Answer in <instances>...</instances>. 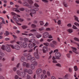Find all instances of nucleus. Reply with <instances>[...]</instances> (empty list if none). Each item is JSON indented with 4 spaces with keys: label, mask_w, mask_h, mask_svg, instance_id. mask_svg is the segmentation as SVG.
<instances>
[{
    "label": "nucleus",
    "mask_w": 79,
    "mask_h": 79,
    "mask_svg": "<svg viewBox=\"0 0 79 79\" xmlns=\"http://www.w3.org/2000/svg\"><path fill=\"white\" fill-rule=\"evenodd\" d=\"M14 10L16 12H18V13H19V12H20V11L18 9H15Z\"/></svg>",
    "instance_id": "052dcab7"
},
{
    "label": "nucleus",
    "mask_w": 79,
    "mask_h": 79,
    "mask_svg": "<svg viewBox=\"0 0 79 79\" xmlns=\"http://www.w3.org/2000/svg\"><path fill=\"white\" fill-rule=\"evenodd\" d=\"M22 64L23 66H26L27 68H29L30 67V64L28 63H27L26 62H25L23 63Z\"/></svg>",
    "instance_id": "ddd939ff"
},
{
    "label": "nucleus",
    "mask_w": 79,
    "mask_h": 79,
    "mask_svg": "<svg viewBox=\"0 0 79 79\" xmlns=\"http://www.w3.org/2000/svg\"><path fill=\"white\" fill-rule=\"evenodd\" d=\"M43 74L45 75L46 74V71L45 70H43Z\"/></svg>",
    "instance_id": "3c124183"
},
{
    "label": "nucleus",
    "mask_w": 79,
    "mask_h": 79,
    "mask_svg": "<svg viewBox=\"0 0 79 79\" xmlns=\"http://www.w3.org/2000/svg\"><path fill=\"white\" fill-rule=\"evenodd\" d=\"M35 44L34 43H32V44L30 43L28 44V47L29 48H32L33 47H34L35 45Z\"/></svg>",
    "instance_id": "4468645a"
},
{
    "label": "nucleus",
    "mask_w": 79,
    "mask_h": 79,
    "mask_svg": "<svg viewBox=\"0 0 79 79\" xmlns=\"http://www.w3.org/2000/svg\"><path fill=\"white\" fill-rule=\"evenodd\" d=\"M41 79H46V78H47V75H44L43 74H42L41 75Z\"/></svg>",
    "instance_id": "dca6fc26"
},
{
    "label": "nucleus",
    "mask_w": 79,
    "mask_h": 79,
    "mask_svg": "<svg viewBox=\"0 0 79 79\" xmlns=\"http://www.w3.org/2000/svg\"><path fill=\"white\" fill-rule=\"evenodd\" d=\"M46 31H51V29L49 28H47L46 29Z\"/></svg>",
    "instance_id": "09e8293b"
},
{
    "label": "nucleus",
    "mask_w": 79,
    "mask_h": 79,
    "mask_svg": "<svg viewBox=\"0 0 79 79\" xmlns=\"http://www.w3.org/2000/svg\"><path fill=\"white\" fill-rule=\"evenodd\" d=\"M23 0L24 1H25V2L23 3V6H27V7H28L29 8H32V6H29V5L31 6V5L33 4V1H32V0H27V1L28 4L26 2L27 0Z\"/></svg>",
    "instance_id": "f03ea898"
},
{
    "label": "nucleus",
    "mask_w": 79,
    "mask_h": 79,
    "mask_svg": "<svg viewBox=\"0 0 79 79\" xmlns=\"http://www.w3.org/2000/svg\"><path fill=\"white\" fill-rule=\"evenodd\" d=\"M74 40H76V41H77V42H79V40L77 37L74 38Z\"/></svg>",
    "instance_id": "c9c22d12"
},
{
    "label": "nucleus",
    "mask_w": 79,
    "mask_h": 79,
    "mask_svg": "<svg viewBox=\"0 0 79 79\" xmlns=\"http://www.w3.org/2000/svg\"><path fill=\"white\" fill-rule=\"evenodd\" d=\"M17 44L20 45L21 47H23V48H26L27 47V43L26 42L23 43L21 41H18L16 42Z\"/></svg>",
    "instance_id": "423d86ee"
},
{
    "label": "nucleus",
    "mask_w": 79,
    "mask_h": 79,
    "mask_svg": "<svg viewBox=\"0 0 79 79\" xmlns=\"http://www.w3.org/2000/svg\"><path fill=\"white\" fill-rule=\"evenodd\" d=\"M52 43L53 44L55 45H56L58 44V42L55 41H52Z\"/></svg>",
    "instance_id": "c85d7f7f"
},
{
    "label": "nucleus",
    "mask_w": 79,
    "mask_h": 79,
    "mask_svg": "<svg viewBox=\"0 0 79 79\" xmlns=\"http://www.w3.org/2000/svg\"><path fill=\"white\" fill-rule=\"evenodd\" d=\"M68 32L69 33H72L73 32V30L71 29H69L67 30Z\"/></svg>",
    "instance_id": "bb28decb"
},
{
    "label": "nucleus",
    "mask_w": 79,
    "mask_h": 79,
    "mask_svg": "<svg viewBox=\"0 0 79 79\" xmlns=\"http://www.w3.org/2000/svg\"><path fill=\"white\" fill-rule=\"evenodd\" d=\"M33 51V49H31L30 50H28V52H29V53H31V52H32Z\"/></svg>",
    "instance_id": "a18cd8bd"
},
{
    "label": "nucleus",
    "mask_w": 79,
    "mask_h": 79,
    "mask_svg": "<svg viewBox=\"0 0 79 79\" xmlns=\"http://www.w3.org/2000/svg\"><path fill=\"white\" fill-rule=\"evenodd\" d=\"M31 68L33 70H34L35 69V65L33 63H32L31 64Z\"/></svg>",
    "instance_id": "f3484780"
},
{
    "label": "nucleus",
    "mask_w": 79,
    "mask_h": 79,
    "mask_svg": "<svg viewBox=\"0 0 79 79\" xmlns=\"http://www.w3.org/2000/svg\"><path fill=\"white\" fill-rule=\"evenodd\" d=\"M73 28L74 29H77V28L74 25L73 26Z\"/></svg>",
    "instance_id": "c03bdc74"
},
{
    "label": "nucleus",
    "mask_w": 79,
    "mask_h": 79,
    "mask_svg": "<svg viewBox=\"0 0 79 79\" xmlns=\"http://www.w3.org/2000/svg\"><path fill=\"white\" fill-rule=\"evenodd\" d=\"M11 44L8 45L7 44L6 46L3 45L2 46L1 48L3 50L6 51L7 52H11Z\"/></svg>",
    "instance_id": "20e7f679"
},
{
    "label": "nucleus",
    "mask_w": 79,
    "mask_h": 79,
    "mask_svg": "<svg viewBox=\"0 0 79 79\" xmlns=\"http://www.w3.org/2000/svg\"><path fill=\"white\" fill-rule=\"evenodd\" d=\"M31 27H32L33 28H35V27H36V25L34 24H32L31 25Z\"/></svg>",
    "instance_id": "603ef678"
},
{
    "label": "nucleus",
    "mask_w": 79,
    "mask_h": 79,
    "mask_svg": "<svg viewBox=\"0 0 79 79\" xmlns=\"http://www.w3.org/2000/svg\"><path fill=\"white\" fill-rule=\"evenodd\" d=\"M76 2L77 4H79V1L77 0L76 1Z\"/></svg>",
    "instance_id": "774afa93"
},
{
    "label": "nucleus",
    "mask_w": 79,
    "mask_h": 79,
    "mask_svg": "<svg viewBox=\"0 0 79 79\" xmlns=\"http://www.w3.org/2000/svg\"><path fill=\"white\" fill-rule=\"evenodd\" d=\"M0 60H2L3 61H5L6 60V59L5 58H3L2 56H0Z\"/></svg>",
    "instance_id": "412c9836"
},
{
    "label": "nucleus",
    "mask_w": 79,
    "mask_h": 79,
    "mask_svg": "<svg viewBox=\"0 0 79 79\" xmlns=\"http://www.w3.org/2000/svg\"><path fill=\"white\" fill-rule=\"evenodd\" d=\"M11 14L12 15H16V16H18V17H20V15H17L16 14H15V13H14V12H11Z\"/></svg>",
    "instance_id": "aec40b11"
},
{
    "label": "nucleus",
    "mask_w": 79,
    "mask_h": 79,
    "mask_svg": "<svg viewBox=\"0 0 79 79\" xmlns=\"http://www.w3.org/2000/svg\"><path fill=\"white\" fill-rule=\"evenodd\" d=\"M49 35V33L47 32H45L43 34V38H47Z\"/></svg>",
    "instance_id": "f8f14e48"
},
{
    "label": "nucleus",
    "mask_w": 79,
    "mask_h": 79,
    "mask_svg": "<svg viewBox=\"0 0 79 79\" xmlns=\"http://www.w3.org/2000/svg\"><path fill=\"white\" fill-rule=\"evenodd\" d=\"M39 30L40 31H43V30H44V27H42L41 28H39Z\"/></svg>",
    "instance_id": "e433bc0d"
},
{
    "label": "nucleus",
    "mask_w": 79,
    "mask_h": 79,
    "mask_svg": "<svg viewBox=\"0 0 79 79\" xmlns=\"http://www.w3.org/2000/svg\"><path fill=\"white\" fill-rule=\"evenodd\" d=\"M15 42V40H12V41H11L10 42V43H11V44H13V43H14V42Z\"/></svg>",
    "instance_id": "e2e57ef3"
},
{
    "label": "nucleus",
    "mask_w": 79,
    "mask_h": 79,
    "mask_svg": "<svg viewBox=\"0 0 79 79\" xmlns=\"http://www.w3.org/2000/svg\"><path fill=\"white\" fill-rule=\"evenodd\" d=\"M74 69L75 71H77V70L78 69V68H77V66L76 65L74 67Z\"/></svg>",
    "instance_id": "cd10ccee"
},
{
    "label": "nucleus",
    "mask_w": 79,
    "mask_h": 79,
    "mask_svg": "<svg viewBox=\"0 0 79 79\" xmlns=\"http://www.w3.org/2000/svg\"><path fill=\"white\" fill-rule=\"evenodd\" d=\"M72 49H73V51H76V50H77V49H76V48H74V47H72Z\"/></svg>",
    "instance_id": "37998d69"
},
{
    "label": "nucleus",
    "mask_w": 79,
    "mask_h": 79,
    "mask_svg": "<svg viewBox=\"0 0 79 79\" xmlns=\"http://www.w3.org/2000/svg\"><path fill=\"white\" fill-rule=\"evenodd\" d=\"M34 63H33V64L35 66H37V62L36 61L34 62Z\"/></svg>",
    "instance_id": "8fccbe9b"
},
{
    "label": "nucleus",
    "mask_w": 79,
    "mask_h": 79,
    "mask_svg": "<svg viewBox=\"0 0 79 79\" xmlns=\"http://www.w3.org/2000/svg\"><path fill=\"white\" fill-rule=\"evenodd\" d=\"M0 79H5V78L4 77H3L2 76H0Z\"/></svg>",
    "instance_id": "680f3d73"
},
{
    "label": "nucleus",
    "mask_w": 79,
    "mask_h": 79,
    "mask_svg": "<svg viewBox=\"0 0 79 79\" xmlns=\"http://www.w3.org/2000/svg\"><path fill=\"white\" fill-rule=\"evenodd\" d=\"M36 52L34 53V55L36 58H37V59H39L40 56L38 54V49H36Z\"/></svg>",
    "instance_id": "9d476101"
},
{
    "label": "nucleus",
    "mask_w": 79,
    "mask_h": 79,
    "mask_svg": "<svg viewBox=\"0 0 79 79\" xmlns=\"http://www.w3.org/2000/svg\"><path fill=\"white\" fill-rule=\"evenodd\" d=\"M19 77L17 75H16L15 76V79H18Z\"/></svg>",
    "instance_id": "13d9d810"
},
{
    "label": "nucleus",
    "mask_w": 79,
    "mask_h": 79,
    "mask_svg": "<svg viewBox=\"0 0 79 79\" xmlns=\"http://www.w3.org/2000/svg\"><path fill=\"white\" fill-rule=\"evenodd\" d=\"M34 5L35 6L34 7L33 9H31L30 10L27 8H26L25 9V10L26 12H27V13H29L30 11L31 12L30 13V15L31 17H33L32 15H34L36 13V11H38V10H39V8L37 7H39V6L36 3Z\"/></svg>",
    "instance_id": "f257e3e1"
},
{
    "label": "nucleus",
    "mask_w": 79,
    "mask_h": 79,
    "mask_svg": "<svg viewBox=\"0 0 79 79\" xmlns=\"http://www.w3.org/2000/svg\"><path fill=\"white\" fill-rule=\"evenodd\" d=\"M52 79H56V78L55 77L53 76L51 77Z\"/></svg>",
    "instance_id": "338daca9"
},
{
    "label": "nucleus",
    "mask_w": 79,
    "mask_h": 79,
    "mask_svg": "<svg viewBox=\"0 0 79 79\" xmlns=\"http://www.w3.org/2000/svg\"><path fill=\"white\" fill-rule=\"evenodd\" d=\"M58 24H61V20H59L57 22Z\"/></svg>",
    "instance_id": "0e129e2a"
},
{
    "label": "nucleus",
    "mask_w": 79,
    "mask_h": 79,
    "mask_svg": "<svg viewBox=\"0 0 79 79\" xmlns=\"http://www.w3.org/2000/svg\"><path fill=\"white\" fill-rule=\"evenodd\" d=\"M66 56L68 58H70V56H71V54H70L69 53L68 54H66Z\"/></svg>",
    "instance_id": "473e14b6"
},
{
    "label": "nucleus",
    "mask_w": 79,
    "mask_h": 79,
    "mask_svg": "<svg viewBox=\"0 0 79 79\" xmlns=\"http://www.w3.org/2000/svg\"><path fill=\"white\" fill-rule=\"evenodd\" d=\"M48 36L49 39H52V36L51 35H50Z\"/></svg>",
    "instance_id": "69168bd1"
},
{
    "label": "nucleus",
    "mask_w": 79,
    "mask_h": 79,
    "mask_svg": "<svg viewBox=\"0 0 79 79\" xmlns=\"http://www.w3.org/2000/svg\"><path fill=\"white\" fill-rule=\"evenodd\" d=\"M24 40L25 42H28L29 40H28V39L25 38L24 39Z\"/></svg>",
    "instance_id": "f704fd0d"
},
{
    "label": "nucleus",
    "mask_w": 79,
    "mask_h": 79,
    "mask_svg": "<svg viewBox=\"0 0 79 79\" xmlns=\"http://www.w3.org/2000/svg\"><path fill=\"white\" fill-rule=\"evenodd\" d=\"M43 44H44V45H46V46H48V45H49V43H44Z\"/></svg>",
    "instance_id": "a19ab883"
},
{
    "label": "nucleus",
    "mask_w": 79,
    "mask_h": 79,
    "mask_svg": "<svg viewBox=\"0 0 79 79\" xmlns=\"http://www.w3.org/2000/svg\"><path fill=\"white\" fill-rule=\"evenodd\" d=\"M13 19L14 20H15V21H16L17 22H19V21L21 22H22V21H24L23 19H19L18 18V17L16 16H15L13 17Z\"/></svg>",
    "instance_id": "1a4fd4ad"
},
{
    "label": "nucleus",
    "mask_w": 79,
    "mask_h": 79,
    "mask_svg": "<svg viewBox=\"0 0 79 79\" xmlns=\"http://www.w3.org/2000/svg\"><path fill=\"white\" fill-rule=\"evenodd\" d=\"M56 65V66H58L59 67H61V65L60 64H57Z\"/></svg>",
    "instance_id": "5fc2aeb1"
},
{
    "label": "nucleus",
    "mask_w": 79,
    "mask_h": 79,
    "mask_svg": "<svg viewBox=\"0 0 79 79\" xmlns=\"http://www.w3.org/2000/svg\"><path fill=\"white\" fill-rule=\"evenodd\" d=\"M27 73L29 74H32V71L31 69H29L28 70Z\"/></svg>",
    "instance_id": "6ab92c4d"
},
{
    "label": "nucleus",
    "mask_w": 79,
    "mask_h": 79,
    "mask_svg": "<svg viewBox=\"0 0 79 79\" xmlns=\"http://www.w3.org/2000/svg\"><path fill=\"white\" fill-rule=\"evenodd\" d=\"M69 71L70 73H72V68H69Z\"/></svg>",
    "instance_id": "de8ad7c7"
},
{
    "label": "nucleus",
    "mask_w": 79,
    "mask_h": 79,
    "mask_svg": "<svg viewBox=\"0 0 79 79\" xmlns=\"http://www.w3.org/2000/svg\"><path fill=\"white\" fill-rule=\"evenodd\" d=\"M43 53H46V52L48 51V48L47 46L43 47Z\"/></svg>",
    "instance_id": "2eb2a0df"
},
{
    "label": "nucleus",
    "mask_w": 79,
    "mask_h": 79,
    "mask_svg": "<svg viewBox=\"0 0 79 79\" xmlns=\"http://www.w3.org/2000/svg\"><path fill=\"white\" fill-rule=\"evenodd\" d=\"M42 71L43 70L42 69L40 68L38 69L36 71L37 75L38 76H40L41 74L42 73Z\"/></svg>",
    "instance_id": "6e6552de"
},
{
    "label": "nucleus",
    "mask_w": 79,
    "mask_h": 79,
    "mask_svg": "<svg viewBox=\"0 0 79 79\" xmlns=\"http://www.w3.org/2000/svg\"><path fill=\"white\" fill-rule=\"evenodd\" d=\"M58 52V49H55L54 50L53 53H56V52Z\"/></svg>",
    "instance_id": "6e6d98bb"
},
{
    "label": "nucleus",
    "mask_w": 79,
    "mask_h": 79,
    "mask_svg": "<svg viewBox=\"0 0 79 79\" xmlns=\"http://www.w3.org/2000/svg\"><path fill=\"white\" fill-rule=\"evenodd\" d=\"M28 54H27V53H25L23 54V56H27V55H28Z\"/></svg>",
    "instance_id": "864d4df0"
},
{
    "label": "nucleus",
    "mask_w": 79,
    "mask_h": 79,
    "mask_svg": "<svg viewBox=\"0 0 79 79\" xmlns=\"http://www.w3.org/2000/svg\"><path fill=\"white\" fill-rule=\"evenodd\" d=\"M36 36L37 38L39 39V38H40V37H42V35L40 34H38Z\"/></svg>",
    "instance_id": "393cba45"
},
{
    "label": "nucleus",
    "mask_w": 79,
    "mask_h": 79,
    "mask_svg": "<svg viewBox=\"0 0 79 79\" xmlns=\"http://www.w3.org/2000/svg\"><path fill=\"white\" fill-rule=\"evenodd\" d=\"M63 3L64 6H65V7H67V6H68L67 4H66V3H65L64 2Z\"/></svg>",
    "instance_id": "4c0bfd02"
},
{
    "label": "nucleus",
    "mask_w": 79,
    "mask_h": 79,
    "mask_svg": "<svg viewBox=\"0 0 79 79\" xmlns=\"http://www.w3.org/2000/svg\"><path fill=\"white\" fill-rule=\"evenodd\" d=\"M40 25L41 26H43V25L44 24V22L42 21H40Z\"/></svg>",
    "instance_id": "79ce46f5"
},
{
    "label": "nucleus",
    "mask_w": 79,
    "mask_h": 79,
    "mask_svg": "<svg viewBox=\"0 0 79 79\" xmlns=\"http://www.w3.org/2000/svg\"><path fill=\"white\" fill-rule=\"evenodd\" d=\"M69 76V74H67L65 75L64 79H68V76Z\"/></svg>",
    "instance_id": "a878e982"
},
{
    "label": "nucleus",
    "mask_w": 79,
    "mask_h": 79,
    "mask_svg": "<svg viewBox=\"0 0 79 79\" xmlns=\"http://www.w3.org/2000/svg\"><path fill=\"white\" fill-rule=\"evenodd\" d=\"M42 1L44 3H48V0H42Z\"/></svg>",
    "instance_id": "58836bf2"
},
{
    "label": "nucleus",
    "mask_w": 79,
    "mask_h": 79,
    "mask_svg": "<svg viewBox=\"0 0 79 79\" xmlns=\"http://www.w3.org/2000/svg\"><path fill=\"white\" fill-rule=\"evenodd\" d=\"M0 55H2V56H5V54L2 52H0Z\"/></svg>",
    "instance_id": "72a5a7b5"
},
{
    "label": "nucleus",
    "mask_w": 79,
    "mask_h": 79,
    "mask_svg": "<svg viewBox=\"0 0 79 79\" xmlns=\"http://www.w3.org/2000/svg\"><path fill=\"white\" fill-rule=\"evenodd\" d=\"M0 18L2 20V23H3L4 24H5V20L2 17H0Z\"/></svg>",
    "instance_id": "4be33fe9"
},
{
    "label": "nucleus",
    "mask_w": 79,
    "mask_h": 79,
    "mask_svg": "<svg viewBox=\"0 0 79 79\" xmlns=\"http://www.w3.org/2000/svg\"><path fill=\"white\" fill-rule=\"evenodd\" d=\"M30 31L31 32H36L37 31V30H36L32 29L30 30Z\"/></svg>",
    "instance_id": "7c9ffc66"
},
{
    "label": "nucleus",
    "mask_w": 79,
    "mask_h": 79,
    "mask_svg": "<svg viewBox=\"0 0 79 79\" xmlns=\"http://www.w3.org/2000/svg\"><path fill=\"white\" fill-rule=\"evenodd\" d=\"M25 60V57H24L22 56L21 57V61H22V62H23V61H24Z\"/></svg>",
    "instance_id": "b1692460"
},
{
    "label": "nucleus",
    "mask_w": 79,
    "mask_h": 79,
    "mask_svg": "<svg viewBox=\"0 0 79 79\" xmlns=\"http://www.w3.org/2000/svg\"><path fill=\"white\" fill-rule=\"evenodd\" d=\"M29 42H30V43H31V42L34 43V42H35V40L34 39H31L29 41Z\"/></svg>",
    "instance_id": "a211bd4d"
},
{
    "label": "nucleus",
    "mask_w": 79,
    "mask_h": 79,
    "mask_svg": "<svg viewBox=\"0 0 79 79\" xmlns=\"http://www.w3.org/2000/svg\"><path fill=\"white\" fill-rule=\"evenodd\" d=\"M56 58V59H59V58L61 56V53L59 52H56L55 53Z\"/></svg>",
    "instance_id": "9b49d317"
},
{
    "label": "nucleus",
    "mask_w": 79,
    "mask_h": 79,
    "mask_svg": "<svg viewBox=\"0 0 79 79\" xmlns=\"http://www.w3.org/2000/svg\"><path fill=\"white\" fill-rule=\"evenodd\" d=\"M24 72H20V71L17 70V73L18 75L20 76L21 77H24L26 74L25 73H27L28 72V70L27 69H25L24 70Z\"/></svg>",
    "instance_id": "7ed1b4c3"
},
{
    "label": "nucleus",
    "mask_w": 79,
    "mask_h": 79,
    "mask_svg": "<svg viewBox=\"0 0 79 79\" xmlns=\"http://www.w3.org/2000/svg\"><path fill=\"white\" fill-rule=\"evenodd\" d=\"M10 47L12 49H15V50H20V49L21 48L20 46L18 44H15V46L13 44H11L10 45Z\"/></svg>",
    "instance_id": "0eeeda50"
},
{
    "label": "nucleus",
    "mask_w": 79,
    "mask_h": 79,
    "mask_svg": "<svg viewBox=\"0 0 79 79\" xmlns=\"http://www.w3.org/2000/svg\"><path fill=\"white\" fill-rule=\"evenodd\" d=\"M17 70V68L16 67L14 68L13 69V70L14 71H16Z\"/></svg>",
    "instance_id": "bf43d9fd"
},
{
    "label": "nucleus",
    "mask_w": 79,
    "mask_h": 79,
    "mask_svg": "<svg viewBox=\"0 0 79 79\" xmlns=\"http://www.w3.org/2000/svg\"><path fill=\"white\" fill-rule=\"evenodd\" d=\"M50 45L51 47H52V48H53L55 47V45H54V44L52 43H51L50 44Z\"/></svg>",
    "instance_id": "ea45409f"
},
{
    "label": "nucleus",
    "mask_w": 79,
    "mask_h": 79,
    "mask_svg": "<svg viewBox=\"0 0 79 79\" xmlns=\"http://www.w3.org/2000/svg\"><path fill=\"white\" fill-rule=\"evenodd\" d=\"M6 33H4V35H5L8 36V35H9V34H10V33L8 31H6Z\"/></svg>",
    "instance_id": "5701e85b"
},
{
    "label": "nucleus",
    "mask_w": 79,
    "mask_h": 79,
    "mask_svg": "<svg viewBox=\"0 0 79 79\" xmlns=\"http://www.w3.org/2000/svg\"><path fill=\"white\" fill-rule=\"evenodd\" d=\"M47 74L48 76H50V73L49 71H48L47 73Z\"/></svg>",
    "instance_id": "49530a36"
},
{
    "label": "nucleus",
    "mask_w": 79,
    "mask_h": 79,
    "mask_svg": "<svg viewBox=\"0 0 79 79\" xmlns=\"http://www.w3.org/2000/svg\"><path fill=\"white\" fill-rule=\"evenodd\" d=\"M22 27L23 29H26V28L27 27V26H22Z\"/></svg>",
    "instance_id": "2f4dec72"
},
{
    "label": "nucleus",
    "mask_w": 79,
    "mask_h": 79,
    "mask_svg": "<svg viewBox=\"0 0 79 79\" xmlns=\"http://www.w3.org/2000/svg\"><path fill=\"white\" fill-rule=\"evenodd\" d=\"M27 60H31V63H34V62L35 61V58L34 57H32V56L30 54H28L27 56Z\"/></svg>",
    "instance_id": "39448f33"
},
{
    "label": "nucleus",
    "mask_w": 79,
    "mask_h": 79,
    "mask_svg": "<svg viewBox=\"0 0 79 79\" xmlns=\"http://www.w3.org/2000/svg\"><path fill=\"white\" fill-rule=\"evenodd\" d=\"M24 10H25V9L23 7L19 8V10H20V11H24Z\"/></svg>",
    "instance_id": "c756f323"
},
{
    "label": "nucleus",
    "mask_w": 79,
    "mask_h": 79,
    "mask_svg": "<svg viewBox=\"0 0 79 79\" xmlns=\"http://www.w3.org/2000/svg\"><path fill=\"white\" fill-rule=\"evenodd\" d=\"M67 26L68 27H71L72 25L71 23H69Z\"/></svg>",
    "instance_id": "4d7b16f0"
}]
</instances>
